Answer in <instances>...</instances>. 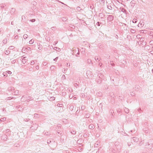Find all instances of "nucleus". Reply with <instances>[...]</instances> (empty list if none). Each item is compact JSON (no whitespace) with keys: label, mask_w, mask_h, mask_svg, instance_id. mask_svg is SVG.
Wrapping results in <instances>:
<instances>
[{"label":"nucleus","mask_w":153,"mask_h":153,"mask_svg":"<svg viewBox=\"0 0 153 153\" xmlns=\"http://www.w3.org/2000/svg\"><path fill=\"white\" fill-rule=\"evenodd\" d=\"M7 42V39H5L3 41V43L4 44H6Z\"/></svg>","instance_id":"nucleus-27"},{"label":"nucleus","mask_w":153,"mask_h":153,"mask_svg":"<svg viewBox=\"0 0 153 153\" xmlns=\"http://www.w3.org/2000/svg\"><path fill=\"white\" fill-rule=\"evenodd\" d=\"M62 78L63 79H64V80L65 79H66V77H65V76L64 75H63L62 76Z\"/></svg>","instance_id":"nucleus-40"},{"label":"nucleus","mask_w":153,"mask_h":153,"mask_svg":"<svg viewBox=\"0 0 153 153\" xmlns=\"http://www.w3.org/2000/svg\"><path fill=\"white\" fill-rule=\"evenodd\" d=\"M10 53V51H5V53L7 55L9 54Z\"/></svg>","instance_id":"nucleus-36"},{"label":"nucleus","mask_w":153,"mask_h":153,"mask_svg":"<svg viewBox=\"0 0 153 153\" xmlns=\"http://www.w3.org/2000/svg\"><path fill=\"white\" fill-rule=\"evenodd\" d=\"M96 81L98 84H100L102 82V80L101 79H100L99 78H97L96 80Z\"/></svg>","instance_id":"nucleus-8"},{"label":"nucleus","mask_w":153,"mask_h":153,"mask_svg":"<svg viewBox=\"0 0 153 153\" xmlns=\"http://www.w3.org/2000/svg\"><path fill=\"white\" fill-rule=\"evenodd\" d=\"M102 93L101 92H98L96 93V95L97 96L99 97H101L102 96Z\"/></svg>","instance_id":"nucleus-13"},{"label":"nucleus","mask_w":153,"mask_h":153,"mask_svg":"<svg viewBox=\"0 0 153 153\" xmlns=\"http://www.w3.org/2000/svg\"><path fill=\"white\" fill-rule=\"evenodd\" d=\"M14 48V47L13 46H11L9 47L10 49H13Z\"/></svg>","instance_id":"nucleus-53"},{"label":"nucleus","mask_w":153,"mask_h":153,"mask_svg":"<svg viewBox=\"0 0 153 153\" xmlns=\"http://www.w3.org/2000/svg\"><path fill=\"white\" fill-rule=\"evenodd\" d=\"M36 69L38 70L39 68V67L38 65H37L36 67Z\"/></svg>","instance_id":"nucleus-49"},{"label":"nucleus","mask_w":153,"mask_h":153,"mask_svg":"<svg viewBox=\"0 0 153 153\" xmlns=\"http://www.w3.org/2000/svg\"><path fill=\"white\" fill-rule=\"evenodd\" d=\"M120 10L122 11L124 13H126V10L123 8L122 7H120Z\"/></svg>","instance_id":"nucleus-14"},{"label":"nucleus","mask_w":153,"mask_h":153,"mask_svg":"<svg viewBox=\"0 0 153 153\" xmlns=\"http://www.w3.org/2000/svg\"><path fill=\"white\" fill-rule=\"evenodd\" d=\"M58 57H56L55 59H53V61H56L57 59H58Z\"/></svg>","instance_id":"nucleus-50"},{"label":"nucleus","mask_w":153,"mask_h":153,"mask_svg":"<svg viewBox=\"0 0 153 153\" xmlns=\"http://www.w3.org/2000/svg\"><path fill=\"white\" fill-rule=\"evenodd\" d=\"M69 27L73 29H74L75 28V26L72 25H70Z\"/></svg>","instance_id":"nucleus-28"},{"label":"nucleus","mask_w":153,"mask_h":153,"mask_svg":"<svg viewBox=\"0 0 153 153\" xmlns=\"http://www.w3.org/2000/svg\"><path fill=\"white\" fill-rule=\"evenodd\" d=\"M54 141L53 140V139H51L50 140H48L47 141V143L48 144H49L50 143H51L52 142L54 143Z\"/></svg>","instance_id":"nucleus-15"},{"label":"nucleus","mask_w":153,"mask_h":153,"mask_svg":"<svg viewBox=\"0 0 153 153\" xmlns=\"http://www.w3.org/2000/svg\"><path fill=\"white\" fill-rule=\"evenodd\" d=\"M137 19H134L133 21H132V22L133 23H136L137 22Z\"/></svg>","instance_id":"nucleus-34"},{"label":"nucleus","mask_w":153,"mask_h":153,"mask_svg":"<svg viewBox=\"0 0 153 153\" xmlns=\"http://www.w3.org/2000/svg\"><path fill=\"white\" fill-rule=\"evenodd\" d=\"M88 135L87 134H84V135H83V136L85 137H87V136Z\"/></svg>","instance_id":"nucleus-59"},{"label":"nucleus","mask_w":153,"mask_h":153,"mask_svg":"<svg viewBox=\"0 0 153 153\" xmlns=\"http://www.w3.org/2000/svg\"><path fill=\"white\" fill-rule=\"evenodd\" d=\"M137 111L140 113V111H141V109L140 108H139V109H138Z\"/></svg>","instance_id":"nucleus-52"},{"label":"nucleus","mask_w":153,"mask_h":153,"mask_svg":"<svg viewBox=\"0 0 153 153\" xmlns=\"http://www.w3.org/2000/svg\"><path fill=\"white\" fill-rule=\"evenodd\" d=\"M128 146H130L131 145V143H128Z\"/></svg>","instance_id":"nucleus-63"},{"label":"nucleus","mask_w":153,"mask_h":153,"mask_svg":"<svg viewBox=\"0 0 153 153\" xmlns=\"http://www.w3.org/2000/svg\"><path fill=\"white\" fill-rule=\"evenodd\" d=\"M101 1L102 3H104L105 2V0H101Z\"/></svg>","instance_id":"nucleus-64"},{"label":"nucleus","mask_w":153,"mask_h":153,"mask_svg":"<svg viewBox=\"0 0 153 153\" xmlns=\"http://www.w3.org/2000/svg\"><path fill=\"white\" fill-rule=\"evenodd\" d=\"M76 50H72V52H73L72 53V54L73 55L74 53V51H75V52H76Z\"/></svg>","instance_id":"nucleus-47"},{"label":"nucleus","mask_w":153,"mask_h":153,"mask_svg":"<svg viewBox=\"0 0 153 153\" xmlns=\"http://www.w3.org/2000/svg\"><path fill=\"white\" fill-rule=\"evenodd\" d=\"M26 57H24L22 60V62L24 64L26 62Z\"/></svg>","instance_id":"nucleus-9"},{"label":"nucleus","mask_w":153,"mask_h":153,"mask_svg":"<svg viewBox=\"0 0 153 153\" xmlns=\"http://www.w3.org/2000/svg\"><path fill=\"white\" fill-rule=\"evenodd\" d=\"M71 133L73 134H76L75 131H71Z\"/></svg>","instance_id":"nucleus-41"},{"label":"nucleus","mask_w":153,"mask_h":153,"mask_svg":"<svg viewBox=\"0 0 153 153\" xmlns=\"http://www.w3.org/2000/svg\"><path fill=\"white\" fill-rule=\"evenodd\" d=\"M131 95L132 96H134V93H133L132 92H131Z\"/></svg>","instance_id":"nucleus-55"},{"label":"nucleus","mask_w":153,"mask_h":153,"mask_svg":"<svg viewBox=\"0 0 153 153\" xmlns=\"http://www.w3.org/2000/svg\"><path fill=\"white\" fill-rule=\"evenodd\" d=\"M38 128V125L36 124H33V126H31L30 127V129L32 130H36Z\"/></svg>","instance_id":"nucleus-4"},{"label":"nucleus","mask_w":153,"mask_h":153,"mask_svg":"<svg viewBox=\"0 0 153 153\" xmlns=\"http://www.w3.org/2000/svg\"><path fill=\"white\" fill-rule=\"evenodd\" d=\"M145 23L143 22H140L138 24V26L139 27H143Z\"/></svg>","instance_id":"nucleus-5"},{"label":"nucleus","mask_w":153,"mask_h":153,"mask_svg":"<svg viewBox=\"0 0 153 153\" xmlns=\"http://www.w3.org/2000/svg\"><path fill=\"white\" fill-rule=\"evenodd\" d=\"M114 17L113 16L109 15L108 16L107 18L108 21H111L113 20Z\"/></svg>","instance_id":"nucleus-3"},{"label":"nucleus","mask_w":153,"mask_h":153,"mask_svg":"<svg viewBox=\"0 0 153 153\" xmlns=\"http://www.w3.org/2000/svg\"><path fill=\"white\" fill-rule=\"evenodd\" d=\"M16 60L14 59V60H13L11 62L12 63H14L16 62Z\"/></svg>","instance_id":"nucleus-46"},{"label":"nucleus","mask_w":153,"mask_h":153,"mask_svg":"<svg viewBox=\"0 0 153 153\" xmlns=\"http://www.w3.org/2000/svg\"><path fill=\"white\" fill-rule=\"evenodd\" d=\"M33 100V98L30 97V96H28L27 97L25 96H23L21 99V100L23 102L25 101H27V102H28V101L30 100Z\"/></svg>","instance_id":"nucleus-1"},{"label":"nucleus","mask_w":153,"mask_h":153,"mask_svg":"<svg viewBox=\"0 0 153 153\" xmlns=\"http://www.w3.org/2000/svg\"><path fill=\"white\" fill-rule=\"evenodd\" d=\"M36 20L34 19H33L30 20V21L32 22H34Z\"/></svg>","instance_id":"nucleus-43"},{"label":"nucleus","mask_w":153,"mask_h":153,"mask_svg":"<svg viewBox=\"0 0 153 153\" xmlns=\"http://www.w3.org/2000/svg\"><path fill=\"white\" fill-rule=\"evenodd\" d=\"M25 48H22V52H23L24 51H25Z\"/></svg>","instance_id":"nucleus-56"},{"label":"nucleus","mask_w":153,"mask_h":153,"mask_svg":"<svg viewBox=\"0 0 153 153\" xmlns=\"http://www.w3.org/2000/svg\"><path fill=\"white\" fill-rule=\"evenodd\" d=\"M18 38V36H15L14 37V39H17Z\"/></svg>","instance_id":"nucleus-57"},{"label":"nucleus","mask_w":153,"mask_h":153,"mask_svg":"<svg viewBox=\"0 0 153 153\" xmlns=\"http://www.w3.org/2000/svg\"><path fill=\"white\" fill-rule=\"evenodd\" d=\"M94 126L93 124H91L89 126V128L91 129H94Z\"/></svg>","instance_id":"nucleus-17"},{"label":"nucleus","mask_w":153,"mask_h":153,"mask_svg":"<svg viewBox=\"0 0 153 153\" xmlns=\"http://www.w3.org/2000/svg\"><path fill=\"white\" fill-rule=\"evenodd\" d=\"M98 76L97 78L101 79L102 78L103 76V75L101 74V73H99L98 74Z\"/></svg>","instance_id":"nucleus-11"},{"label":"nucleus","mask_w":153,"mask_h":153,"mask_svg":"<svg viewBox=\"0 0 153 153\" xmlns=\"http://www.w3.org/2000/svg\"><path fill=\"white\" fill-rule=\"evenodd\" d=\"M1 6V8H4V4H2Z\"/></svg>","instance_id":"nucleus-48"},{"label":"nucleus","mask_w":153,"mask_h":153,"mask_svg":"<svg viewBox=\"0 0 153 153\" xmlns=\"http://www.w3.org/2000/svg\"><path fill=\"white\" fill-rule=\"evenodd\" d=\"M148 146L150 144L153 145V140L150 139L149 140L148 142Z\"/></svg>","instance_id":"nucleus-7"},{"label":"nucleus","mask_w":153,"mask_h":153,"mask_svg":"<svg viewBox=\"0 0 153 153\" xmlns=\"http://www.w3.org/2000/svg\"><path fill=\"white\" fill-rule=\"evenodd\" d=\"M100 23L99 22H97V25L98 26H100Z\"/></svg>","instance_id":"nucleus-58"},{"label":"nucleus","mask_w":153,"mask_h":153,"mask_svg":"<svg viewBox=\"0 0 153 153\" xmlns=\"http://www.w3.org/2000/svg\"><path fill=\"white\" fill-rule=\"evenodd\" d=\"M6 119V118L5 117H3L1 118L0 119V122H1V121H4Z\"/></svg>","instance_id":"nucleus-22"},{"label":"nucleus","mask_w":153,"mask_h":153,"mask_svg":"<svg viewBox=\"0 0 153 153\" xmlns=\"http://www.w3.org/2000/svg\"><path fill=\"white\" fill-rule=\"evenodd\" d=\"M85 106H82L81 107V109H82V110H83L85 109Z\"/></svg>","instance_id":"nucleus-42"},{"label":"nucleus","mask_w":153,"mask_h":153,"mask_svg":"<svg viewBox=\"0 0 153 153\" xmlns=\"http://www.w3.org/2000/svg\"><path fill=\"white\" fill-rule=\"evenodd\" d=\"M91 62V60L90 59H87V62L88 63L90 64H91V65H92L93 64V63L92 62Z\"/></svg>","instance_id":"nucleus-20"},{"label":"nucleus","mask_w":153,"mask_h":153,"mask_svg":"<svg viewBox=\"0 0 153 153\" xmlns=\"http://www.w3.org/2000/svg\"><path fill=\"white\" fill-rule=\"evenodd\" d=\"M90 117L89 114H86L85 115V117L86 118H88Z\"/></svg>","instance_id":"nucleus-37"},{"label":"nucleus","mask_w":153,"mask_h":153,"mask_svg":"<svg viewBox=\"0 0 153 153\" xmlns=\"http://www.w3.org/2000/svg\"><path fill=\"white\" fill-rule=\"evenodd\" d=\"M45 135H46V136H49L50 135V133L48 132H45Z\"/></svg>","instance_id":"nucleus-32"},{"label":"nucleus","mask_w":153,"mask_h":153,"mask_svg":"<svg viewBox=\"0 0 153 153\" xmlns=\"http://www.w3.org/2000/svg\"><path fill=\"white\" fill-rule=\"evenodd\" d=\"M8 90L9 91L11 92L13 91H14V88L11 87H9L8 88Z\"/></svg>","instance_id":"nucleus-10"},{"label":"nucleus","mask_w":153,"mask_h":153,"mask_svg":"<svg viewBox=\"0 0 153 153\" xmlns=\"http://www.w3.org/2000/svg\"><path fill=\"white\" fill-rule=\"evenodd\" d=\"M107 8L109 10L112 9V7L111 6V5L109 4H108V5H107Z\"/></svg>","instance_id":"nucleus-25"},{"label":"nucleus","mask_w":153,"mask_h":153,"mask_svg":"<svg viewBox=\"0 0 153 153\" xmlns=\"http://www.w3.org/2000/svg\"><path fill=\"white\" fill-rule=\"evenodd\" d=\"M34 116L35 117L38 118L39 117V115L37 114H34Z\"/></svg>","instance_id":"nucleus-29"},{"label":"nucleus","mask_w":153,"mask_h":153,"mask_svg":"<svg viewBox=\"0 0 153 153\" xmlns=\"http://www.w3.org/2000/svg\"><path fill=\"white\" fill-rule=\"evenodd\" d=\"M124 111L127 114H128L129 112V109L126 108H125L124 109Z\"/></svg>","instance_id":"nucleus-16"},{"label":"nucleus","mask_w":153,"mask_h":153,"mask_svg":"<svg viewBox=\"0 0 153 153\" xmlns=\"http://www.w3.org/2000/svg\"><path fill=\"white\" fill-rule=\"evenodd\" d=\"M115 150L114 149H111V152L112 153H114L115 152Z\"/></svg>","instance_id":"nucleus-35"},{"label":"nucleus","mask_w":153,"mask_h":153,"mask_svg":"<svg viewBox=\"0 0 153 153\" xmlns=\"http://www.w3.org/2000/svg\"><path fill=\"white\" fill-rule=\"evenodd\" d=\"M19 93V91L18 90H16L14 92V94L15 95H17Z\"/></svg>","instance_id":"nucleus-21"},{"label":"nucleus","mask_w":153,"mask_h":153,"mask_svg":"<svg viewBox=\"0 0 153 153\" xmlns=\"http://www.w3.org/2000/svg\"><path fill=\"white\" fill-rule=\"evenodd\" d=\"M11 99V97H7V100H10Z\"/></svg>","instance_id":"nucleus-61"},{"label":"nucleus","mask_w":153,"mask_h":153,"mask_svg":"<svg viewBox=\"0 0 153 153\" xmlns=\"http://www.w3.org/2000/svg\"><path fill=\"white\" fill-rule=\"evenodd\" d=\"M81 96L82 98H84L85 97V95L84 94L82 93L81 94Z\"/></svg>","instance_id":"nucleus-38"},{"label":"nucleus","mask_w":153,"mask_h":153,"mask_svg":"<svg viewBox=\"0 0 153 153\" xmlns=\"http://www.w3.org/2000/svg\"><path fill=\"white\" fill-rule=\"evenodd\" d=\"M35 64V62L34 61H32L31 62L30 64L31 65H33Z\"/></svg>","instance_id":"nucleus-44"},{"label":"nucleus","mask_w":153,"mask_h":153,"mask_svg":"<svg viewBox=\"0 0 153 153\" xmlns=\"http://www.w3.org/2000/svg\"><path fill=\"white\" fill-rule=\"evenodd\" d=\"M115 38H116V39H118V35H116V36H115Z\"/></svg>","instance_id":"nucleus-62"},{"label":"nucleus","mask_w":153,"mask_h":153,"mask_svg":"<svg viewBox=\"0 0 153 153\" xmlns=\"http://www.w3.org/2000/svg\"><path fill=\"white\" fill-rule=\"evenodd\" d=\"M138 140L139 139L135 137L132 138L131 139V143H132L137 142Z\"/></svg>","instance_id":"nucleus-2"},{"label":"nucleus","mask_w":153,"mask_h":153,"mask_svg":"<svg viewBox=\"0 0 153 153\" xmlns=\"http://www.w3.org/2000/svg\"><path fill=\"white\" fill-rule=\"evenodd\" d=\"M7 72L8 74H11L12 73L10 71H7Z\"/></svg>","instance_id":"nucleus-51"},{"label":"nucleus","mask_w":153,"mask_h":153,"mask_svg":"<svg viewBox=\"0 0 153 153\" xmlns=\"http://www.w3.org/2000/svg\"><path fill=\"white\" fill-rule=\"evenodd\" d=\"M33 67L34 66H33V67H31L29 68L28 70H29V71H33Z\"/></svg>","instance_id":"nucleus-31"},{"label":"nucleus","mask_w":153,"mask_h":153,"mask_svg":"<svg viewBox=\"0 0 153 153\" xmlns=\"http://www.w3.org/2000/svg\"><path fill=\"white\" fill-rule=\"evenodd\" d=\"M67 70V68H66V69H64V70L62 71L64 73H66V72Z\"/></svg>","instance_id":"nucleus-45"},{"label":"nucleus","mask_w":153,"mask_h":153,"mask_svg":"<svg viewBox=\"0 0 153 153\" xmlns=\"http://www.w3.org/2000/svg\"><path fill=\"white\" fill-rule=\"evenodd\" d=\"M34 42V40L33 39H32L29 41V43L30 44H32Z\"/></svg>","instance_id":"nucleus-23"},{"label":"nucleus","mask_w":153,"mask_h":153,"mask_svg":"<svg viewBox=\"0 0 153 153\" xmlns=\"http://www.w3.org/2000/svg\"><path fill=\"white\" fill-rule=\"evenodd\" d=\"M99 65L100 66V67H101L102 65V63L101 62H100L99 63Z\"/></svg>","instance_id":"nucleus-54"},{"label":"nucleus","mask_w":153,"mask_h":153,"mask_svg":"<svg viewBox=\"0 0 153 153\" xmlns=\"http://www.w3.org/2000/svg\"><path fill=\"white\" fill-rule=\"evenodd\" d=\"M131 32L132 33H134L135 32V30L134 29H131Z\"/></svg>","instance_id":"nucleus-33"},{"label":"nucleus","mask_w":153,"mask_h":153,"mask_svg":"<svg viewBox=\"0 0 153 153\" xmlns=\"http://www.w3.org/2000/svg\"><path fill=\"white\" fill-rule=\"evenodd\" d=\"M105 16V15L104 13H100L99 14V17L101 19H102Z\"/></svg>","instance_id":"nucleus-6"},{"label":"nucleus","mask_w":153,"mask_h":153,"mask_svg":"<svg viewBox=\"0 0 153 153\" xmlns=\"http://www.w3.org/2000/svg\"><path fill=\"white\" fill-rule=\"evenodd\" d=\"M54 49L55 50H56V51H60V48L57 47H54Z\"/></svg>","instance_id":"nucleus-24"},{"label":"nucleus","mask_w":153,"mask_h":153,"mask_svg":"<svg viewBox=\"0 0 153 153\" xmlns=\"http://www.w3.org/2000/svg\"><path fill=\"white\" fill-rule=\"evenodd\" d=\"M49 100L51 101H53L55 100V97H51L49 98Z\"/></svg>","instance_id":"nucleus-18"},{"label":"nucleus","mask_w":153,"mask_h":153,"mask_svg":"<svg viewBox=\"0 0 153 153\" xmlns=\"http://www.w3.org/2000/svg\"><path fill=\"white\" fill-rule=\"evenodd\" d=\"M109 94L110 96H111V97H113V98H114V97H115V96L114 95V93L112 92L110 93Z\"/></svg>","instance_id":"nucleus-19"},{"label":"nucleus","mask_w":153,"mask_h":153,"mask_svg":"<svg viewBox=\"0 0 153 153\" xmlns=\"http://www.w3.org/2000/svg\"><path fill=\"white\" fill-rule=\"evenodd\" d=\"M54 68V66H51V67L50 68H51V69H53V68Z\"/></svg>","instance_id":"nucleus-60"},{"label":"nucleus","mask_w":153,"mask_h":153,"mask_svg":"<svg viewBox=\"0 0 153 153\" xmlns=\"http://www.w3.org/2000/svg\"><path fill=\"white\" fill-rule=\"evenodd\" d=\"M23 37L24 39H26L28 37V35L26 34H24Z\"/></svg>","instance_id":"nucleus-26"},{"label":"nucleus","mask_w":153,"mask_h":153,"mask_svg":"<svg viewBox=\"0 0 153 153\" xmlns=\"http://www.w3.org/2000/svg\"><path fill=\"white\" fill-rule=\"evenodd\" d=\"M76 10H81V9L80 8V7H77L76 8Z\"/></svg>","instance_id":"nucleus-39"},{"label":"nucleus","mask_w":153,"mask_h":153,"mask_svg":"<svg viewBox=\"0 0 153 153\" xmlns=\"http://www.w3.org/2000/svg\"><path fill=\"white\" fill-rule=\"evenodd\" d=\"M15 9L14 8H12L10 11V13L11 14H13L15 12Z\"/></svg>","instance_id":"nucleus-12"},{"label":"nucleus","mask_w":153,"mask_h":153,"mask_svg":"<svg viewBox=\"0 0 153 153\" xmlns=\"http://www.w3.org/2000/svg\"><path fill=\"white\" fill-rule=\"evenodd\" d=\"M74 108V106L71 105L70 107L69 108V109L71 111H72L73 110V108Z\"/></svg>","instance_id":"nucleus-30"}]
</instances>
